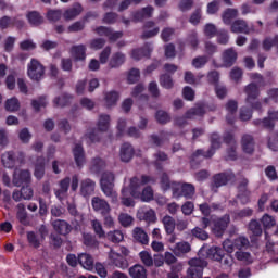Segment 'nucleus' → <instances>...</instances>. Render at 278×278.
<instances>
[{
  "instance_id": "obj_34",
  "label": "nucleus",
  "mask_w": 278,
  "mask_h": 278,
  "mask_svg": "<svg viewBox=\"0 0 278 278\" xmlns=\"http://www.w3.org/2000/svg\"><path fill=\"white\" fill-rule=\"evenodd\" d=\"M118 99H121V93L117 91H109L104 93V102L106 108H113V105H116L118 103Z\"/></svg>"
},
{
  "instance_id": "obj_48",
  "label": "nucleus",
  "mask_w": 278,
  "mask_h": 278,
  "mask_svg": "<svg viewBox=\"0 0 278 278\" xmlns=\"http://www.w3.org/2000/svg\"><path fill=\"white\" fill-rule=\"evenodd\" d=\"M249 230L251 231V233L253 236H255L256 238H260V236H262V233L264 232V230L262 229V224H260L258 220L256 219H252L249 224Z\"/></svg>"
},
{
  "instance_id": "obj_57",
  "label": "nucleus",
  "mask_w": 278,
  "mask_h": 278,
  "mask_svg": "<svg viewBox=\"0 0 278 278\" xmlns=\"http://www.w3.org/2000/svg\"><path fill=\"white\" fill-rule=\"evenodd\" d=\"M235 257L239 262H244V264H251L253 262V260L251 258V253L242 252V250L241 251H237L235 253Z\"/></svg>"
},
{
  "instance_id": "obj_61",
  "label": "nucleus",
  "mask_w": 278,
  "mask_h": 278,
  "mask_svg": "<svg viewBox=\"0 0 278 278\" xmlns=\"http://www.w3.org/2000/svg\"><path fill=\"white\" fill-rule=\"evenodd\" d=\"M139 257L142 264H144V266H148V267L153 266V256H151V253H149L148 251L140 252Z\"/></svg>"
},
{
  "instance_id": "obj_2",
  "label": "nucleus",
  "mask_w": 278,
  "mask_h": 278,
  "mask_svg": "<svg viewBox=\"0 0 278 278\" xmlns=\"http://www.w3.org/2000/svg\"><path fill=\"white\" fill-rule=\"evenodd\" d=\"M114 173L104 172L100 179V187L103 194H105L108 199H111V203H118V193L114 191Z\"/></svg>"
},
{
  "instance_id": "obj_13",
  "label": "nucleus",
  "mask_w": 278,
  "mask_h": 278,
  "mask_svg": "<svg viewBox=\"0 0 278 278\" xmlns=\"http://www.w3.org/2000/svg\"><path fill=\"white\" fill-rule=\"evenodd\" d=\"M109 258L111 264L113 266H116V268H122V270L129 268V262L122 254H118L111 250V252L109 253Z\"/></svg>"
},
{
  "instance_id": "obj_49",
  "label": "nucleus",
  "mask_w": 278,
  "mask_h": 278,
  "mask_svg": "<svg viewBox=\"0 0 278 278\" xmlns=\"http://www.w3.org/2000/svg\"><path fill=\"white\" fill-rule=\"evenodd\" d=\"M124 236L121 230L109 231L106 233V240L113 242L114 244H118V242H123Z\"/></svg>"
},
{
  "instance_id": "obj_39",
  "label": "nucleus",
  "mask_w": 278,
  "mask_h": 278,
  "mask_svg": "<svg viewBox=\"0 0 278 278\" xmlns=\"http://www.w3.org/2000/svg\"><path fill=\"white\" fill-rule=\"evenodd\" d=\"M238 17V9H226L222 15L225 25H232L233 18Z\"/></svg>"
},
{
  "instance_id": "obj_47",
  "label": "nucleus",
  "mask_w": 278,
  "mask_h": 278,
  "mask_svg": "<svg viewBox=\"0 0 278 278\" xmlns=\"http://www.w3.org/2000/svg\"><path fill=\"white\" fill-rule=\"evenodd\" d=\"M190 251H191L190 243L186 241L176 243L174 248L175 255H184L186 253H190Z\"/></svg>"
},
{
  "instance_id": "obj_4",
  "label": "nucleus",
  "mask_w": 278,
  "mask_h": 278,
  "mask_svg": "<svg viewBox=\"0 0 278 278\" xmlns=\"http://www.w3.org/2000/svg\"><path fill=\"white\" fill-rule=\"evenodd\" d=\"M172 192L174 199H181L184 197V199L190 200L194 198L197 188L190 182H174L172 185Z\"/></svg>"
},
{
  "instance_id": "obj_22",
  "label": "nucleus",
  "mask_w": 278,
  "mask_h": 278,
  "mask_svg": "<svg viewBox=\"0 0 278 278\" xmlns=\"http://www.w3.org/2000/svg\"><path fill=\"white\" fill-rule=\"evenodd\" d=\"M237 60H238V52H236L233 50V48H229L224 51L223 62L227 68H231V66H233V64H236Z\"/></svg>"
},
{
  "instance_id": "obj_35",
  "label": "nucleus",
  "mask_w": 278,
  "mask_h": 278,
  "mask_svg": "<svg viewBox=\"0 0 278 278\" xmlns=\"http://www.w3.org/2000/svg\"><path fill=\"white\" fill-rule=\"evenodd\" d=\"M73 96L68 93H63L53 100L54 108H66V105H71V101Z\"/></svg>"
},
{
  "instance_id": "obj_52",
  "label": "nucleus",
  "mask_w": 278,
  "mask_h": 278,
  "mask_svg": "<svg viewBox=\"0 0 278 278\" xmlns=\"http://www.w3.org/2000/svg\"><path fill=\"white\" fill-rule=\"evenodd\" d=\"M202 16H203V11H201V9L198 8L194 10V12L191 13L189 17V23H191V25H194V27H197V25L201 23Z\"/></svg>"
},
{
  "instance_id": "obj_42",
  "label": "nucleus",
  "mask_w": 278,
  "mask_h": 278,
  "mask_svg": "<svg viewBox=\"0 0 278 278\" xmlns=\"http://www.w3.org/2000/svg\"><path fill=\"white\" fill-rule=\"evenodd\" d=\"M103 168H105V161L103 159L94 157L91 160L90 170L92 173H96V175H99V173H101Z\"/></svg>"
},
{
  "instance_id": "obj_33",
  "label": "nucleus",
  "mask_w": 278,
  "mask_h": 278,
  "mask_svg": "<svg viewBox=\"0 0 278 278\" xmlns=\"http://www.w3.org/2000/svg\"><path fill=\"white\" fill-rule=\"evenodd\" d=\"M131 278H147V268L140 264H136L128 269Z\"/></svg>"
},
{
  "instance_id": "obj_36",
  "label": "nucleus",
  "mask_w": 278,
  "mask_h": 278,
  "mask_svg": "<svg viewBox=\"0 0 278 278\" xmlns=\"http://www.w3.org/2000/svg\"><path fill=\"white\" fill-rule=\"evenodd\" d=\"M168 136H170L169 132L161 130L160 136L153 134L150 136V140L155 147H162V144H164V141L168 140Z\"/></svg>"
},
{
  "instance_id": "obj_12",
  "label": "nucleus",
  "mask_w": 278,
  "mask_h": 278,
  "mask_svg": "<svg viewBox=\"0 0 278 278\" xmlns=\"http://www.w3.org/2000/svg\"><path fill=\"white\" fill-rule=\"evenodd\" d=\"M98 36H105L110 42H116L123 36V31H113L112 28L105 26H99L96 28Z\"/></svg>"
},
{
  "instance_id": "obj_10",
  "label": "nucleus",
  "mask_w": 278,
  "mask_h": 278,
  "mask_svg": "<svg viewBox=\"0 0 278 278\" xmlns=\"http://www.w3.org/2000/svg\"><path fill=\"white\" fill-rule=\"evenodd\" d=\"M31 184V172L28 169L15 170L13 174V185L17 188L21 186H29Z\"/></svg>"
},
{
  "instance_id": "obj_56",
  "label": "nucleus",
  "mask_w": 278,
  "mask_h": 278,
  "mask_svg": "<svg viewBox=\"0 0 278 278\" xmlns=\"http://www.w3.org/2000/svg\"><path fill=\"white\" fill-rule=\"evenodd\" d=\"M208 62V59H207V55H200V56H197L192 60V66L193 68H203L205 66V64H207Z\"/></svg>"
},
{
  "instance_id": "obj_7",
  "label": "nucleus",
  "mask_w": 278,
  "mask_h": 278,
  "mask_svg": "<svg viewBox=\"0 0 278 278\" xmlns=\"http://www.w3.org/2000/svg\"><path fill=\"white\" fill-rule=\"evenodd\" d=\"M27 75L33 81H40L45 77V65L36 59H31L27 65Z\"/></svg>"
},
{
  "instance_id": "obj_28",
  "label": "nucleus",
  "mask_w": 278,
  "mask_h": 278,
  "mask_svg": "<svg viewBox=\"0 0 278 278\" xmlns=\"http://www.w3.org/2000/svg\"><path fill=\"white\" fill-rule=\"evenodd\" d=\"M154 8L152 5H148L142 8L139 11H136L132 14L134 21H144V18H151L153 16Z\"/></svg>"
},
{
  "instance_id": "obj_45",
  "label": "nucleus",
  "mask_w": 278,
  "mask_h": 278,
  "mask_svg": "<svg viewBox=\"0 0 278 278\" xmlns=\"http://www.w3.org/2000/svg\"><path fill=\"white\" fill-rule=\"evenodd\" d=\"M97 127L99 131H108V129H110V115H100L97 123Z\"/></svg>"
},
{
  "instance_id": "obj_18",
  "label": "nucleus",
  "mask_w": 278,
  "mask_h": 278,
  "mask_svg": "<svg viewBox=\"0 0 278 278\" xmlns=\"http://www.w3.org/2000/svg\"><path fill=\"white\" fill-rule=\"evenodd\" d=\"M68 188H71V177H65L59 182V189L54 192L59 201H64V197L68 194Z\"/></svg>"
},
{
  "instance_id": "obj_55",
  "label": "nucleus",
  "mask_w": 278,
  "mask_h": 278,
  "mask_svg": "<svg viewBox=\"0 0 278 278\" xmlns=\"http://www.w3.org/2000/svg\"><path fill=\"white\" fill-rule=\"evenodd\" d=\"M176 182H172L170 178L168 177V174L163 173L161 176V188L162 190H173V185Z\"/></svg>"
},
{
  "instance_id": "obj_53",
  "label": "nucleus",
  "mask_w": 278,
  "mask_h": 278,
  "mask_svg": "<svg viewBox=\"0 0 278 278\" xmlns=\"http://www.w3.org/2000/svg\"><path fill=\"white\" fill-rule=\"evenodd\" d=\"M31 106L35 112H40V108H47V97L40 96L38 100H31Z\"/></svg>"
},
{
  "instance_id": "obj_24",
  "label": "nucleus",
  "mask_w": 278,
  "mask_h": 278,
  "mask_svg": "<svg viewBox=\"0 0 278 278\" xmlns=\"http://www.w3.org/2000/svg\"><path fill=\"white\" fill-rule=\"evenodd\" d=\"M71 54L74 59V62H86V46H73L71 49Z\"/></svg>"
},
{
  "instance_id": "obj_64",
  "label": "nucleus",
  "mask_w": 278,
  "mask_h": 278,
  "mask_svg": "<svg viewBox=\"0 0 278 278\" xmlns=\"http://www.w3.org/2000/svg\"><path fill=\"white\" fill-rule=\"evenodd\" d=\"M235 243V251H242V249L249 247V239L244 237H239L233 240Z\"/></svg>"
},
{
  "instance_id": "obj_59",
  "label": "nucleus",
  "mask_w": 278,
  "mask_h": 278,
  "mask_svg": "<svg viewBox=\"0 0 278 278\" xmlns=\"http://www.w3.org/2000/svg\"><path fill=\"white\" fill-rule=\"evenodd\" d=\"M127 81L128 84H137V81H140V70L131 68L128 72Z\"/></svg>"
},
{
  "instance_id": "obj_19",
  "label": "nucleus",
  "mask_w": 278,
  "mask_h": 278,
  "mask_svg": "<svg viewBox=\"0 0 278 278\" xmlns=\"http://www.w3.org/2000/svg\"><path fill=\"white\" fill-rule=\"evenodd\" d=\"M230 31L232 34H251V28H249V24L244 20H236L232 22L230 26Z\"/></svg>"
},
{
  "instance_id": "obj_20",
  "label": "nucleus",
  "mask_w": 278,
  "mask_h": 278,
  "mask_svg": "<svg viewBox=\"0 0 278 278\" xmlns=\"http://www.w3.org/2000/svg\"><path fill=\"white\" fill-rule=\"evenodd\" d=\"M210 142L211 147L206 151V157H214V154L216 153L217 149H220V135L218 132H212L210 136Z\"/></svg>"
},
{
  "instance_id": "obj_38",
  "label": "nucleus",
  "mask_w": 278,
  "mask_h": 278,
  "mask_svg": "<svg viewBox=\"0 0 278 278\" xmlns=\"http://www.w3.org/2000/svg\"><path fill=\"white\" fill-rule=\"evenodd\" d=\"M253 125H255V127L262 126L264 129H268L269 131L275 129V122H273L270 116L264 117L263 119H254Z\"/></svg>"
},
{
  "instance_id": "obj_1",
  "label": "nucleus",
  "mask_w": 278,
  "mask_h": 278,
  "mask_svg": "<svg viewBox=\"0 0 278 278\" xmlns=\"http://www.w3.org/2000/svg\"><path fill=\"white\" fill-rule=\"evenodd\" d=\"M155 177L142 175L141 179L138 176H135L130 179V194L134 199H141L144 203H149V201H153V188L151 186H147V184H155ZM142 186H147L140 191Z\"/></svg>"
},
{
  "instance_id": "obj_58",
  "label": "nucleus",
  "mask_w": 278,
  "mask_h": 278,
  "mask_svg": "<svg viewBox=\"0 0 278 278\" xmlns=\"http://www.w3.org/2000/svg\"><path fill=\"white\" fill-rule=\"evenodd\" d=\"M155 119L160 125H166V123H170V116L166 111H157L155 113Z\"/></svg>"
},
{
  "instance_id": "obj_44",
  "label": "nucleus",
  "mask_w": 278,
  "mask_h": 278,
  "mask_svg": "<svg viewBox=\"0 0 278 278\" xmlns=\"http://www.w3.org/2000/svg\"><path fill=\"white\" fill-rule=\"evenodd\" d=\"M47 21L49 23H58L62 18V10L60 9H49L46 14Z\"/></svg>"
},
{
  "instance_id": "obj_27",
  "label": "nucleus",
  "mask_w": 278,
  "mask_h": 278,
  "mask_svg": "<svg viewBox=\"0 0 278 278\" xmlns=\"http://www.w3.org/2000/svg\"><path fill=\"white\" fill-rule=\"evenodd\" d=\"M97 184L94 180L87 178L81 181L80 184V193L83 197H90L91 194H94V188Z\"/></svg>"
},
{
  "instance_id": "obj_26",
  "label": "nucleus",
  "mask_w": 278,
  "mask_h": 278,
  "mask_svg": "<svg viewBox=\"0 0 278 278\" xmlns=\"http://www.w3.org/2000/svg\"><path fill=\"white\" fill-rule=\"evenodd\" d=\"M78 264H80L85 270H94V258H92V255L88 253H81L78 255Z\"/></svg>"
},
{
  "instance_id": "obj_11",
  "label": "nucleus",
  "mask_w": 278,
  "mask_h": 278,
  "mask_svg": "<svg viewBox=\"0 0 278 278\" xmlns=\"http://www.w3.org/2000/svg\"><path fill=\"white\" fill-rule=\"evenodd\" d=\"M72 153L77 168H84V165L86 164V151H84V146H81V143H76Z\"/></svg>"
},
{
  "instance_id": "obj_15",
  "label": "nucleus",
  "mask_w": 278,
  "mask_h": 278,
  "mask_svg": "<svg viewBox=\"0 0 278 278\" xmlns=\"http://www.w3.org/2000/svg\"><path fill=\"white\" fill-rule=\"evenodd\" d=\"M134 155H136V150L134 146L129 142H125L122 144L119 150V157L122 162H131L134 160Z\"/></svg>"
},
{
  "instance_id": "obj_16",
  "label": "nucleus",
  "mask_w": 278,
  "mask_h": 278,
  "mask_svg": "<svg viewBox=\"0 0 278 278\" xmlns=\"http://www.w3.org/2000/svg\"><path fill=\"white\" fill-rule=\"evenodd\" d=\"M211 156H207V151L205 152L203 149H198L192 153L190 157V166L191 168H199L201 162L204 160H210Z\"/></svg>"
},
{
  "instance_id": "obj_30",
  "label": "nucleus",
  "mask_w": 278,
  "mask_h": 278,
  "mask_svg": "<svg viewBox=\"0 0 278 278\" xmlns=\"http://www.w3.org/2000/svg\"><path fill=\"white\" fill-rule=\"evenodd\" d=\"M132 238L135 242H138L139 244H149V235H147V231L142 229L141 227H136L132 230Z\"/></svg>"
},
{
  "instance_id": "obj_17",
  "label": "nucleus",
  "mask_w": 278,
  "mask_h": 278,
  "mask_svg": "<svg viewBox=\"0 0 278 278\" xmlns=\"http://www.w3.org/2000/svg\"><path fill=\"white\" fill-rule=\"evenodd\" d=\"M52 227L56 233L60 236H68V233L72 231L73 227H71V224L64 219H55L52 223Z\"/></svg>"
},
{
  "instance_id": "obj_32",
  "label": "nucleus",
  "mask_w": 278,
  "mask_h": 278,
  "mask_svg": "<svg viewBox=\"0 0 278 278\" xmlns=\"http://www.w3.org/2000/svg\"><path fill=\"white\" fill-rule=\"evenodd\" d=\"M194 116H205V105L204 104H197L195 106L189 109L185 113V118L192 121Z\"/></svg>"
},
{
  "instance_id": "obj_46",
  "label": "nucleus",
  "mask_w": 278,
  "mask_h": 278,
  "mask_svg": "<svg viewBox=\"0 0 278 278\" xmlns=\"http://www.w3.org/2000/svg\"><path fill=\"white\" fill-rule=\"evenodd\" d=\"M154 159H155V161L153 162V164H154L156 170H162L164 167L162 166L161 162L168 161V154H166L165 152H162V151H157L154 154Z\"/></svg>"
},
{
  "instance_id": "obj_25",
  "label": "nucleus",
  "mask_w": 278,
  "mask_h": 278,
  "mask_svg": "<svg viewBox=\"0 0 278 278\" xmlns=\"http://www.w3.org/2000/svg\"><path fill=\"white\" fill-rule=\"evenodd\" d=\"M241 147L244 153L252 155L253 151H255V139L251 135H243L241 139Z\"/></svg>"
},
{
  "instance_id": "obj_21",
  "label": "nucleus",
  "mask_w": 278,
  "mask_h": 278,
  "mask_svg": "<svg viewBox=\"0 0 278 278\" xmlns=\"http://www.w3.org/2000/svg\"><path fill=\"white\" fill-rule=\"evenodd\" d=\"M84 12V7L79 2H75L72 8L65 10L63 13V17L65 21H73V18H77L79 14Z\"/></svg>"
},
{
  "instance_id": "obj_62",
  "label": "nucleus",
  "mask_w": 278,
  "mask_h": 278,
  "mask_svg": "<svg viewBox=\"0 0 278 278\" xmlns=\"http://www.w3.org/2000/svg\"><path fill=\"white\" fill-rule=\"evenodd\" d=\"M192 8H194V0H180L178 3L180 12H190Z\"/></svg>"
},
{
  "instance_id": "obj_54",
  "label": "nucleus",
  "mask_w": 278,
  "mask_h": 278,
  "mask_svg": "<svg viewBox=\"0 0 278 278\" xmlns=\"http://www.w3.org/2000/svg\"><path fill=\"white\" fill-rule=\"evenodd\" d=\"M261 223L265 230L270 229V228L275 227V225H276L275 217H273L268 214L263 215V217L261 218Z\"/></svg>"
},
{
  "instance_id": "obj_51",
  "label": "nucleus",
  "mask_w": 278,
  "mask_h": 278,
  "mask_svg": "<svg viewBox=\"0 0 278 278\" xmlns=\"http://www.w3.org/2000/svg\"><path fill=\"white\" fill-rule=\"evenodd\" d=\"M27 241L34 249H40V239H38V236L35 231H28L26 233Z\"/></svg>"
},
{
  "instance_id": "obj_3",
  "label": "nucleus",
  "mask_w": 278,
  "mask_h": 278,
  "mask_svg": "<svg viewBox=\"0 0 278 278\" xmlns=\"http://www.w3.org/2000/svg\"><path fill=\"white\" fill-rule=\"evenodd\" d=\"M207 257L215 262H220L224 268H231L233 266V256L229 253H225V250L219 247H212L207 250Z\"/></svg>"
},
{
  "instance_id": "obj_40",
  "label": "nucleus",
  "mask_w": 278,
  "mask_h": 278,
  "mask_svg": "<svg viewBox=\"0 0 278 278\" xmlns=\"http://www.w3.org/2000/svg\"><path fill=\"white\" fill-rule=\"evenodd\" d=\"M186 45H188V47H191L193 51H197V49H199V35L195 30H191L188 34L186 38Z\"/></svg>"
},
{
  "instance_id": "obj_50",
  "label": "nucleus",
  "mask_w": 278,
  "mask_h": 278,
  "mask_svg": "<svg viewBox=\"0 0 278 278\" xmlns=\"http://www.w3.org/2000/svg\"><path fill=\"white\" fill-rule=\"evenodd\" d=\"M160 85L162 88H165L166 90H170L175 84L173 83V77L168 74H162L160 76Z\"/></svg>"
},
{
  "instance_id": "obj_41",
  "label": "nucleus",
  "mask_w": 278,
  "mask_h": 278,
  "mask_svg": "<svg viewBox=\"0 0 278 278\" xmlns=\"http://www.w3.org/2000/svg\"><path fill=\"white\" fill-rule=\"evenodd\" d=\"M83 244H85V247H88L89 249H97V247H99V241L97 240V237L94 235L84 233Z\"/></svg>"
},
{
  "instance_id": "obj_8",
  "label": "nucleus",
  "mask_w": 278,
  "mask_h": 278,
  "mask_svg": "<svg viewBox=\"0 0 278 278\" xmlns=\"http://www.w3.org/2000/svg\"><path fill=\"white\" fill-rule=\"evenodd\" d=\"M213 223V233L217 238H223L225 231H227V227H229V223H231V216L229 214H225L222 217H216L212 219Z\"/></svg>"
},
{
  "instance_id": "obj_23",
  "label": "nucleus",
  "mask_w": 278,
  "mask_h": 278,
  "mask_svg": "<svg viewBox=\"0 0 278 278\" xmlns=\"http://www.w3.org/2000/svg\"><path fill=\"white\" fill-rule=\"evenodd\" d=\"M46 166H47V160L45 156H38L35 162V172H34V177L40 181L42 177H45V172H46Z\"/></svg>"
},
{
  "instance_id": "obj_6",
  "label": "nucleus",
  "mask_w": 278,
  "mask_h": 278,
  "mask_svg": "<svg viewBox=\"0 0 278 278\" xmlns=\"http://www.w3.org/2000/svg\"><path fill=\"white\" fill-rule=\"evenodd\" d=\"M235 180L236 174H233V172H223L215 174L211 182V190H213V192H217L218 188H223V186H227L229 181Z\"/></svg>"
},
{
  "instance_id": "obj_43",
  "label": "nucleus",
  "mask_w": 278,
  "mask_h": 278,
  "mask_svg": "<svg viewBox=\"0 0 278 278\" xmlns=\"http://www.w3.org/2000/svg\"><path fill=\"white\" fill-rule=\"evenodd\" d=\"M4 109L7 112H18L21 110V102L16 97L8 99L4 103Z\"/></svg>"
},
{
  "instance_id": "obj_29",
  "label": "nucleus",
  "mask_w": 278,
  "mask_h": 278,
  "mask_svg": "<svg viewBox=\"0 0 278 278\" xmlns=\"http://www.w3.org/2000/svg\"><path fill=\"white\" fill-rule=\"evenodd\" d=\"M26 18L33 27H39V25H42L45 23V17L40 12L38 11H30L26 14Z\"/></svg>"
},
{
  "instance_id": "obj_60",
  "label": "nucleus",
  "mask_w": 278,
  "mask_h": 278,
  "mask_svg": "<svg viewBox=\"0 0 278 278\" xmlns=\"http://www.w3.org/2000/svg\"><path fill=\"white\" fill-rule=\"evenodd\" d=\"M218 31L219 30L216 28V25L214 24H206L204 26V36H206V38H214L218 35Z\"/></svg>"
},
{
  "instance_id": "obj_5",
  "label": "nucleus",
  "mask_w": 278,
  "mask_h": 278,
  "mask_svg": "<svg viewBox=\"0 0 278 278\" xmlns=\"http://www.w3.org/2000/svg\"><path fill=\"white\" fill-rule=\"evenodd\" d=\"M244 92L247 94L245 103L250 105L252 110H262V102L257 100L260 97V86L255 83H250L244 88Z\"/></svg>"
},
{
  "instance_id": "obj_63",
  "label": "nucleus",
  "mask_w": 278,
  "mask_h": 278,
  "mask_svg": "<svg viewBox=\"0 0 278 278\" xmlns=\"http://www.w3.org/2000/svg\"><path fill=\"white\" fill-rule=\"evenodd\" d=\"M122 227H129L134 223V217L127 213H122L118 216Z\"/></svg>"
},
{
  "instance_id": "obj_14",
  "label": "nucleus",
  "mask_w": 278,
  "mask_h": 278,
  "mask_svg": "<svg viewBox=\"0 0 278 278\" xmlns=\"http://www.w3.org/2000/svg\"><path fill=\"white\" fill-rule=\"evenodd\" d=\"M153 52V48L151 47V43H146L141 48H136L131 51V58L132 60H136L137 62L142 60V58H151V53Z\"/></svg>"
},
{
  "instance_id": "obj_31",
  "label": "nucleus",
  "mask_w": 278,
  "mask_h": 278,
  "mask_svg": "<svg viewBox=\"0 0 278 278\" xmlns=\"http://www.w3.org/2000/svg\"><path fill=\"white\" fill-rule=\"evenodd\" d=\"M126 56L123 52H115L109 61L110 68H121L125 64Z\"/></svg>"
},
{
  "instance_id": "obj_9",
  "label": "nucleus",
  "mask_w": 278,
  "mask_h": 278,
  "mask_svg": "<svg viewBox=\"0 0 278 278\" xmlns=\"http://www.w3.org/2000/svg\"><path fill=\"white\" fill-rule=\"evenodd\" d=\"M91 206L97 214H100V216H106V214H111L112 212L110 203L100 197H93L91 199Z\"/></svg>"
},
{
  "instance_id": "obj_37",
  "label": "nucleus",
  "mask_w": 278,
  "mask_h": 278,
  "mask_svg": "<svg viewBox=\"0 0 278 278\" xmlns=\"http://www.w3.org/2000/svg\"><path fill=\"white\" fill-rule=\"evenodd\" d=\"M162 223L167 236H173V233H175V218L169 215H165L162 219Z\"/></svg>"
}]
</instances>
